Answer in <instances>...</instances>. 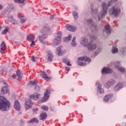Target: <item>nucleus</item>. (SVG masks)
<instances>
[{
  "mask_svg": "<svg viewBox=\"0 0 126 126\" xmlns=\"http://www.w3.org/2000/svg\"><path fill=\"white\" fill-rule=\"evenodd\" d=\"M10 107V102L5 98L0 96V110L1 111H8Z\"/></svg>",
  "mask_w": 126,
  "mask_h": 126,
  "instance_id": "obj_1",
  "label": "nucleus"
},
{
  "mask_svg": "<svg viewBox=\"0 0 126 126\" xmlns=\"http://www.w3.org/2000/svg\"><path fill=\"white\" fill-rule=\"evenodd\" d=\"M85 22L87 23L88 25L91 26V29L92 32H93L94 30V31H97V26L96 25H95V24H94V22H93V21H92V19H90L89 20L86 21Z\"/></svg>",
  "mask_w": 126,
  "mask_h": 126,
  "instance_id": "obj_7",
  "label": "nucleus"
},
{
  "mask_svg": "<svg viewBox=\"0 0 126 126\" xmlns=\"http://www.w3.org/2000/svg\"><path fill=\"white\" fill-rule=\"evenodd\" d=\"M18 17L20 19L21 23H24L26 21V19H24V17L21 14H18Z\"/></svg>",
  "mask_w": 126,
  "mask_h": 126,
  "instance_id": "obj_31",
  "label": "nucleus"
},
{
  "mask_svg": "<svg viewBox=\"0 0 126 126\" xmlns=\"http://www.w3.org/2000/svg\"><path fill=\"white\" fill-rule=\"evenodd\" d=\"M65 27L67 30H69V31H71L72 32H74V31L76 30V27L67 24L65 26Z\"/></svg>",
  "mask_w": 126,
  "mask_h": 126,
  "instance_id": "obj_15",
  "label": "nucleus"
},
{
  "mask_svg": "<svg viewBox=\"0 0 126 126\" xmlns=\"http://www.w3.org/2000/svg\"><path fill=\"white\" fill-rule=\"evenodd\" d=\"M75 40H76V36H74L73 37L72 40V42L71 43V45L72 47H75V46H76V45H77L76 44V42H75Z\"/></svg>",
  "mask_w": 126,
  "mask_h": 126,
  "instance_id": "obj_32",
  "label": "nucleus"
},
{
  "mask_svg": "<svg viewBox=\"0 0 126 126\" xmlns=\"http://www.w3.org/2000/svg\"><path fill=\"white\" fill-rule=\"evenodd\" d=\"M66 64H67V65L71 66V64H70V62L69 61H68V63H66Z\"/></svg>",
  "mask_w": 126,
  "mask_h": 126,
  "instance_id": "obj_51",
  "label": "nucleus"
},
{
  "mask_svg": "<svg viewBox=\"0 0 126 126\" xmlns=\"http://www.w3.org/2000/svg\"><path fill=\"white\" fill-rule=\"evenodd\" d=\"M116 83V81L115 80L111 79L108 81L105 84V87L107 88H109L112 86V85L115 84Z\"/></svg>",
  "mask_w": 126,
  "mask_h": 126,
  "instance_id": "obj_13",
  "label": "nucleus"
},
{
  "mask_svg": "<svg viewBox=\"0 0 126 126\" xmlns=\"http://www.w3.org/2000/svg\"><path fill=\"white\" fill-rule=\"evenodd\" d=\"M3 8V6H2V5L0 4V10H1Z\"/></svg>",
  "mask_w": 126,
  "mask_h": 126,
  "instance_id": "obj_54",
  "label": "nucleus"
},
{
  "mask_svg": "<svg viewBox=\"0 0 126 126\" xmlns=\"http://www.w3.org/2000/svg\"><path fill=\"white\" fill-rule=\"evenodd\" d=\"M31 99H32L33 100H39L41 98V94H38L37 93H35L32 94L30 95Z\"/></svg>",
  "mask_w": 126,
  "mask_h": 126,
  "instance_id": "obj_8",
  "label": "nucleus"
},
{
  "mask_svg": "<svg viewBox=\"0 0 126 126\" xmlns=\"http://www.w3.org/2000/svg\"><path fill=\"white\" fill-rule=\"evenodd\" d=\"M32 105H33V102H32V101H31L30 99H28L25 103L26 110H29V109H30V108H32Z\"/></svg>",
  "mask_w": 126,
  "mask_h": 126,
  "instance_id": "obj_10",
  "label": "nucleus"
},
{
  "mask_svg": "<svg viewBox=\"0 0 126 126\" xmlns=\"http://www.w3.org/2000/svg\"><path fill=\"white\" fill-rule=\"evenodd\" d=\"M51 31V27L47 24H45L42 26V28L40 31L41 33L44 36H48Z\"/></svg>",
  "mask_w": 126,
  "mask_h": 126,
  "instance_id": "obj_3",
  "label": "nucleus"
},
{
  "mask_svg": "<svg viewBox=\"0 0 126 126\" xmlns=\"http://www.w3.org/2000/svg\"><path fill=\"white\" fill-rule=\"evenodd\" d=\"M6 48V45H5V43H4V41H2L1 44L0 53H4Z\"/></svg>",
  "mask_w": 126,
  "mask_h": 126,
  "instance_id": "obj_22",
  "label": "nucleus"
},
{
  "mask_svg": "<svg viewBox=\"0 0 126 126\" xmlns=\"http://www.w3.org/2000/svg\"><path fill=\"white\" fill-rule=\"evenodd\" d=\"M34 90L36 91V92H39L40 90V87H39V86H36L34 88Z\"/></svg>",
  "mask_w": 126,
  "mask_h": 126,
  "instance_id": "obj_42",
  "label": "nucleus"
},
{
  "mask_svg": "<svg viewBox=\"0 0 126 126\" xmlns=\"http://www.w3.org/2000/svg\"><path fill=\"white\" fill-rule=\"evenodd\" d=\"M118 65L115 64V67L117 68L119 70V71H121V72H125L126 71V70L124 68H123L122 67H119V65H120V62H117Z\"/></svg>",
  "mask_w": 126,
  "mask_h": 126,
  "instance_id": "obj_24",
  "label": "nucleus"
},
{
  "mask_svg": "<svg viewBox=\"0 0 126 126\" xmlns=\"http://www.w3.org/2000/svg\"><path fill=\"white\" fill-rule=\"evenodd\" d=\"M8 20H9V21H10V22H11V21L13 20V19H13V17L12 16H9L8 17Z\"/></svg>",
  "mask_w": 126,
  "mask_h": 126,
  "instance_id": "obj_45",
  "label": "nucleus"
},
{
  "mask_svg": "<svg viewBox=\"0 0 126 126\" xmlns=\"http://www.w3.org/2000/svg\"><path fill=\"white\" fill-rule=\"evenodd\" d=\"M49 93H50V91L46 90L44 93V96L41 100V102L43 103H44V102H47V100L49 99Z\"/></svg>",
  "mask_w": 126,
  "mask_h": 126,
  "instance_id": "obj_9",
  "label": "nucleus"
},
{
  "mask_svg": "<svg viewBox=\"0 0 126 126\" xmlns=\"http://www.w3.org/2000/svg\"><path fill=\"white\" fill-rule=\"evenodd\" d=\"M116 1H118V0H112L110 3H108V6H110V5H111V4L113 3V2H116Z\"/></svg>",
  "mask_w": 126,
  "mask_h": 126,
  "instance_id": "obj_44",
  "label": "nucleus"
},
{
  "mask_svg": "<svg viewBox=\"0 0 126 126\" xmlns=\"http://www.w3.org/2000/svg\"><path fill=\"white\" fill-rule=\"evenodd\" d=\"M78 62H77V63L79 65H81V66H84L86 64L84 63L83 61H85V62L90 63L91 62V59L86 56H85L83 57H79L78 58Z\"/></svg>",
  "mask_w": 126,
  "mask_h": 126,
  "instance_id": "obj_4",
  "label": "nucleus"
},
{
  "mask_svg": "<svg viewBox=\"0 0 126 126\" xmlns=\"http://www.w3.org/2000/svg\"><path fill=\"white\" fill-rule=\"evenodd\" d=\"M62 32H58L56 33V37L53 40V45L55 46L59 45L61 43V39H62Z\"/></svg>",
  "mask_w": 126,
  "mask_h": 126,
  "instance_id": "obj_5",
  "label": "nucleus"
},
{
  "mask_svg": "<svg viewBox=\"0 0 126 126\" xmlns=\"http://www.w3.org/2000/svg\"><path fill=\"white\" fill-rule=\"evenodd\" d=\"M113 97V94H109L106 95L104 98H103V102H105V103L108 102L111 98H112Z\"/></svg>",
  "mask_w": 126,
  "mask_h": 126,
  "instance_id": "obj_20",
  "label": "nucleus"
},
{
  "mask_svg": "<svg viewBox=\"0 0 126 126\" xmlns=\"http://www.w3.org/2000/svg\"><path fill=\"white\" fill-rule=\"evenodd\" d=\"M118 48L116 47H114L113 48H112V52L113 53V54H116V53H118Z\"/></svg>",
  "mask_w": 126,
  "mask_h": 126,
  "instance_id": "obj_39",
  "label": "nucleus"
},
{
  "mask_svg": "<svg viewBox=\"0 0 126 126\" xmlns=\"http://www.w3.org/2000/svg\"><path fill=\"white\" fill-rule=\"evenodd\" d=\"M14 107L17 111H19L20 110V104L19 103V102L18 101L16 100L14 102Z\"/></svg>",
  "mask_w": 126,
  "mask_h": 126,
  "instance_id": "obj_25",
  "label": "nucleus"
},
{
  "mask_svg": "<svg viewBox=\"0 0 126 126\" xmlns=\"http://www.w3.org/2000/svg\"><path fill=\"white\" fill-rule=\"evenodd\" d=\"M12 77H13V78H16V75L15 74H13Z\"/></svg>",
  "mask_w": 126,
  "mask_h": 126,
  "instance_id": "obj_52",
  "label": "nucleus"
},
{
  "mask_svg": "<svg viewBox=\"0 0 126 126\" xmlns=\"http://www.w3.org/2000/svg\"><path fill=\"white\" fill-rule=\"evenodd\" d=\"M2 14H4V12H2Z\"/></svg>",
  "mask_w": 126,
  "mask_h": 126,
  "instance_id": "obj_57",
  "label": "nucleus"
},
{
  "mask_svg": "<svg viewBox=\"0 0 126 126\" xmlns=\"http://www.w3.org/2000/svg\"><path fill=\"white\" fill-rule=\"evenodd\" d=\"M87 48L89 51H94V50L97 48V45L94 43H89L88 44Z\"/></svg>",
  "mask_w": 126,
  "mask_h": 126,
  "instance_id": "obj_11",
  "label": "nucleus"
},
{
  "mask_svg": "<svg viewBox=\"0 0 126 126\" xmlns=\"http://www.w3.org/2000/svg\"><path fill=\"white\" fill-rule=\"evenodd\" d=\"M32 62H33V63H34V62H36V61L35 60V57L34 56H32Z\"/></svg>",
  "mask_w": 126,
  "mask_h": 126,
  "instance_id": "obj_49",
  "label": "nucleus"
},
{
  "mask_svg": "<svg viewBox=\"0 0 126 126\" xmlns=\"http://www.w3.org/2000/svg\"><path fill=\"white\" fill-rule=\"evenodd\" d=\"M90 39L92 40V41H94V40L96 39V36L91 35H90Z\"/></svg>",
  "mask_w": 126,
  "mask_h": 126,
  "instance_id": "obj_43",
  "label": "nucleus"
},
{
  "mask_svg": "<svg viewBox=\"0 0 126 126\" xmlns=\"http://www.w3.org/2000/svg\"><path fill=\"white\" fill-rule=\"evenodd\" d=\"M102 6L103 10L98 16V20L99 21H100L102 18H104V17H105L106 14H107V11L108 10V6H107V4H106V3H102Z\"/></svg>",
  "mask_w": 126,
  "mask_h": 126,
  "instance_id": "obj_2",
  "label": "nucleus"
},
{
  "mask_svg": "<svg viewBox=\"0 0 126 126\" xmlns=\"http://www.w3.org/2000/svg\"><path fill=\"white\" fill-rule=\"evenodd\" d=\"M14 1L17 3H24L25 0H14Z\"/></svg>",
  "mask_w": 126,
  "mask_h": 126,
  "instance_id": "obj_36",
  "label": "nucleus"
},
{
  "mask_svg": "<svg viewBox=\"0 0 126 126\" xmlns=\"http://www.w3.org/2000/svg\"><path fill=\"white\" fill-rule=\"evenodd\" d=\"M41 108L42 110H45V111H48V110H49V108H48V106L46 105L41 106Z\"/></svg>",
  "mask_w": 126,
  "mask_h": 126,
  "instance_id": "obj_41",
  "label": "nucleus"
},
{
  "mask_svg": "<svg viewBox=\"0 0 126 126\" xmlns=\"http://www.w3.org/2000/svg\"><path fill=\"white\" fill-rule=\"evenodd\" d=\"M63 62L65 63H68V62H69V60H68V59H63Z\"/></svg>",
  "mask_w": 126,
  "mask_h": 126,
  "instance_id": "obj_46",
  "label": "nucleus"
},
{
  "mask_svg": "<svg viewBox=\"0 0 126 126\" xmlns=\"http://www.w3.org/2000/svg\"><path fill=\"white\" fill-rule=\"evenodd\" d=\"M65 68L66 70H67V71H69V70H70L69 67L65 66Z\"/></svg>",
  "mask_w": 126,
  "mask_h": 126,
  "instance_id": "obj_50",
  "label": "nucleus"
},
{
  "mask_svg": "<svg viewBox=\"0 0 126 126\" xmlns=\"http://www.w3.org/2000/svg\"><path fill=\"white\" fill-rule=\"evenodd\" d=\"M71 40V35L70 34H69L68 37H64L63 38L64 42H69Z\"/></svg>",
  "mask_w": 126,
  "mask_h": 126,
  "instance_id": "obj_33",
  "label": "nucleus"
},
{
  "mask_svg": "<svg viewBox=\"0 0 126 126\" xmlns=\"http://www.w3.org/2000/svg\"><path fill=\"white\" fill-rule=\"evenodd\" d=\"M11 23H12V24H16V21H15V20H14V19H13L12 20V21H11Z\"/></svg>",
  "mask_w": 126,
  "mask_h": 126,
  "instance_id": "obj_47",
  "label": "nucleus"
},
{
  "mask_svg": "<svg viewBox=\"0 0 126 126\" xmlns=\"http://www.w3.org/2000/svg\"><path fill=\"white\" fill-rule=\"evenodd\" d=\"M30 83L31 84V85L34 86V85H37L38 83L35 80H34V81L30 82Z\"/></svg>",
  "mask_w": 126,
  "mask_h": 126,
  "instance_id": "obj_40",
  "label": "nucleus"
},
{
  "mask_svg": "<svg viewBox=\"0 0 126 126\" xmlns=\"http://www.w3.org/2000/svg\"><path fill=\"white\" fill-rule=\"evenodd\" d=\"M4 84L5 85H6V83L4 82Z\"/></svg>",
  "mask_w": 126,
  "mask_h": 126,
  "instance_id": "obj_58",
  "label": "nucleus"
},
{
  "mask_svg": "<svg viewBox=\"0 0 126 126\" xmlns=\"http://www.w3.org/2000/svg\"><path fill=\"white\" fill-rule=\"evenodd\" d=\"M1 30V26H0V31Z\"/></svg>",
  "mask_w": 126,
  "mask_h": 126,
  "instance_id": "obj_56",
  "label": "nucleus"
},
{
  "mask_svg": "<svg viewBox=\"0 0 126 126\" xmlns=\"http://www.w3.org/2000/svg\"><path fill=\"white\" fill-rule=\"evenodd\" d=\"M40 76L42 78H44L45 80H50L51 78L48 77L47 74L44 71H41L40 73Z\"/></svg>",
  "mask_w": 126,
  "mask_h": 126,
  "instance_id": "obj_21",
  "label": "nucleus"
},
{
  "mask_svg": "<svg viewBox=\"0 0 126 126\" xmlns=\"http://www.w3.org/2000/svg\"><path fill=\"white\" fill-rule=\"evenodd\" d=\"M54 58V55L51 51L47 52V61L48 62H52L53 59Z\"/></svg>",
  "mask_w": 126,
  "mask_h": 126,
  "instance_id": "obj_12",
  "label": "nucleus"
},
{
  "mask_svg": "<svg viewBox=\"0 0 126 126\" xmlns=\"http://www.w3.org/2000/svg\"><path fill=\"white\" fill-rule=\"evenodd\" d=\"M33 123H36V124H39V120L37 118H34L31 120V121H28V124H33Z\"/></svg>",
  "mask_w": 126,
  "mask_h": 126,
  "instance_id": "obj_30",
  "label": "nucleus"
},
{
  "mask_svg": "<svg viewBox=\"0 0 126 126\" xmlns=\"http://www.w3.org/2000/svg\"><path fill=\"white\" fill-rule=\"evenodd\" d=\"M123 88V84L121 83L117 84L114 88V90L115 92H117L119 90H121V89Z\"/></svg>",
  "mask_w": 126,
  "mask_h": 126,
  "instance_id": "obj_17",
  "label": "nucleus"
},
{
  "mask_svg": "<svg viewBox=\"0 0 126 126\" xmlns=\"http://www.w3.org/2000/svg\"><path fill=\"white\" fill-rule=\"evenodd\" d=\"M88 39L85 38V37H83L82 38V40L81 41V44L84 46V47H87L88 46Z\"/></svg>",
  "mask_w": 126,
  "mask_h": 126,
  "instance_id": "obj_16",
  "label": "nucleus"
},
{
  "mask_svg": "<svg viewBox=\"0 0 126 126\" xmlns=\"http://www.w3.org/2000/svg\"><path fill=\"white\" fill-rule=\"evenodd\" d=\"M96 85H98L97 91H99L100 94H103V93H104V89L101 88L102 87V85H101V84H99V82H96Z\"/></svg>",
  "mask_w": 126,
  "mask_h": 126,
  "instance_id": "obj_19",
  "label": "nucleus"
},
{
  "mask_svg": "<svg viewBox=\"0 0 126 126\" xmlns=\"http://www.w3.org/2000/svg\"><path fill=\"white\" fill-rule=\"evenodd\" d=\"M57 52L56 54L57 55H59V56H62L63 52H62V48H61V47H58L57 48Z\"/></svg>",
  "mask_w": 126,
  "mask_h": 126,
  "instance_id": "obj_34",
  "label": "nucleus"
},
{
  "mask_svg": "<svg viewBox=\"0 0 126 126\" xmlns=\"http://www.w3.org/2000/svg\"><path fill=\"white\" fill-rule=\"evenodd\" d=\"M8 92H9V90L8 89V86H5V87L2 88L1 90V93H2V94H7Z\"/></svg>",
  "mask_w": 126,
  "mask_h": 126,
  "instance_id": "obj_18",
  "label": "nucleus"
},
{
  "mask_svg": "<svg viewBox=\"0 0 126 126\" xmlns=\"http://www.w3.org/2000/svg\"><path fill=\"white\" fill-rule=\"evenodd\" d=\"M16 75L18 76V80H21L22 79V77L23 76V74H22V72L20 71H16Z\"/></svg>",
  "mask_w": 126,
  "mask_h": 126,
  "instance_id": "obj_29",
  "label": "nucleus"
},
{
  "mask_svg": "<svg viewBox=\"0 0 126 126\" xmlns=\"http://www.w3.org/2000/svg\"><path fill=\"white\" fill-rule=\"evenodd\" d=\"M54 15H52V16H51V17H50V19H51V20H53V19H54Z\"/></svg>",
  "mask_w": 126,
  "mask_h": 126,
  "instance_id": "obj_53",
  "label": "nucleus"
},
{
  "mask_svg": "<svg viewBox=\"0 0 126 126\" xmlns=\"http://www.w3.org/2000/svg\"><path fill=\"white\" fill-rule=\"evenodd\" d=\"M47 113H42L39 116V119L41 121H45L47 119Z\"/></svg>",
  "mask_w": 126,
  "mask_h": 126,
  "instance_id": "obj_26",
  "label": "nucleus"
},
{
  "mask_svg": "<svg viewBox=\"0 0 126 126\" xmlns=\"http://www.w3.org/2000/svg\"><path fill=\"white\" fill-rule=\"evenodd\" d=\"M73 15L75 20L78 18V13H77L76 11H74L73 12Z\"/></svg>",
  "mask_w": 126,
  "mask_h": 126,
  "instance_id": "obj_37",
  "label": "nucleus"
},
{
  "mask_svg": "<svg viewBox=\"0 0 126 126\" xmlns=\"http://www.w3.org/2000/svg\"><path fill=\"white\" fill-rule=\"evenodd\" d=\"M38 38L39 39V42H40V43H41L42 44H44L45 43V42H44L45 39H46V36L44 35V34H43V35H39L38 36Z\"/></svg>",
  "mask_w": 126,
  "mask_h": 126,
  "instance_id": "obj_28",
  "label": "nucleus"
},
{
  "mask_svg": "<svg viewBox=\"0 0 126 126\" xmlns=\"http://www.w3.org/2000/svg\"><path fill=\"white\" fill-rule=\"evenodd\" d=\"M102 73H112L113 71L110 68H104L102 70Z\"/></svg>",
  "mask_w": 126,
  "mask_h": 126,
  "instance_id": "obj_23",
  "label": "nucleus"
},
{
  "mask_svg": "<svg viewBox=\"0 0 126 126\" xmlns=\"http://www.w3.org/2000/svg\"><path fill=\"white\" fill-rule=\"evenodd\" d=\"M92 15H93L94 14H96L98 12V9H93L92 8Z\"/></svg>",
  "mask_w": 126,
  "mask_h": 126,
  "instance_id": "obj_38",
  "label": "nucleus"
},
{
  "mask_svg": "<svg viewBox=\"0 0 126 126\" xmlns=\"http://www.w3.org/2000/svg\"><path fill=\"white\" fill-rule=\"evenodd\" d=\"M27 39L29 42H31L35 40V35L30 34L27 36Z\"/></svg>",
  "mask_w": 126,
  "mask_h": 126,
  "instance_id": "obj_27",
  "label": "nucleus"
},
{
  "mask_svg": "<svg viewBox=\"0 0 126 126\" xmlns=\"http://www.w3.org/2000/svg\"><path fill=\"white\" fill-rule=\"evenodd\" d=\"M101 51H102V48H99V49L98 50V52H101Z\"/></svg>",
  "mask_w": 126,
  "mask_h": 126,
  "instance_id": "obj_55",
  "label": "nucleus"
},
{
  "mask_svg": "<svg viewBox=\"0 0 126 126\" xmlns=\"http://www.w3.org/2000/svg\"><path fill=\"white\" fill-rule=\"evenodd\" d=\"M120 11L121 10L120 8L113 7L109 9V14L111 15H114V16L117 17L118 15H119V13H120Z\"/></svg>",
  "mask_w": 126,
  "mask_h": 126,
  "instance_id": "obj_6",
  "label": "nucleus"
},
{
  "mask_svg": "<svg viewBox=\"0 0 126 126\" xmlns=\"http://www.w3.org/2000/svg\"><path fill=\"white\" fill-rule=\"evenodd\" d=\"M111 31L112 29H111V26L109 25H106L104 27L103 32H105L106 34H110Z\"/></svg>",
  "mask_w": 126,
  "mask_h": 126,
  "instance_id": "obj_14",
  "label": "nucleus"
},
{
  "mask_svg": "<svg viewBox=\"0 0 126 126\" xmlns=\"http://www.w3.org/2000/svg\"><path fill=\"white\" fill-rule=\"evenodd\" d=\"M9 31V28H6L3 31H2L1 33L2 34H4L7 33Z\"/></svg>",
  "mask_w": 126,
  "mask_h": 126,
  "instance_id": "obj_35",
  "label": "nucleus"
},
{
  "mask_svg": "<svg viewBox=\"0 0 126 126\" xmlns=\"http://www.w3.org/2000/svg\"><path fill=\"white\" fill-rule=\"evenodd\" d=\"M31 42H32V44H31V47H32V46H35V41H34V40H32Z\"/></svg>",
  "mask_w": 126,
  "mask_h": 126,
  "instance_id": "obj_48",
  "label": "nucleus"
}]
</instances>
